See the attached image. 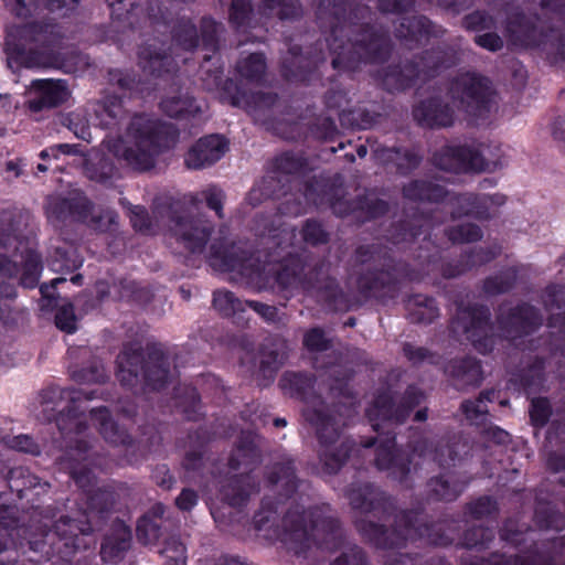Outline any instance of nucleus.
<instances>
[{"label": "nucleus", "instance_id": "nucleus-16", "mask_svg": "<svg viewBox=\"0 0 565 565\" xmlns=\"http://www.w3.org/2000/svg\"><path fill=\"white\" fill-rule=\"evenodd\" d=\"M420 399L422 391L415 386L407 387L398 405L388 393L379 394L373 406L366 412L373 429L380 433L393 425L404 423Z\"/></svg>", "mask_w": 565, "mask_h": 565}, {"label": "nucleus", "instance_id": "nucleus-28", "mask_svg": "<svg viewBox=\"0 0 565 565\" xmlns=\"http://www.w3.org/2000/svg\"><path fill=\"white\" fill-rule=\"evenodd\" d=\"M507 35L515 46H536L543 42V31L531 18L516 13L509 17Z\"/></svg>", "mask_w": 565, "mask_h": 565}, {"label": "nucleus", "instance_id": "nucleus-43", "mask_svg": "<svg viewBox=\"0 0 565 565\" xmlns=\"http://www.w3.org/2000/svg\"><path fill=\"white\" fill-rule=\"evenodd\" d=\"M124 96L109 95L97 104L96 116L106 128H115L127 118V111L122 105Z\"/></svg>", "mask_w": 565, "mask_h": 565}, {"label": "nucleus", "instance_id": "nucleus-38", "mask_svg": "<svg viewBox=\"0 0 565 565\" xmlns=\"http://www.w3.org/2000/svg\"><path fill=\"white\" fill-rule=\"evenodd\" d=\"M138 57L142 70L152 76H161L163 72H168L172 62L164 46L157 43H148L141 46Z\"/></svg>", "mask_w": 565, "mask_h": 565}, {"label": "nucleus", "instance_id": "nucleus-14", "mask_svg": "<svg viewBox=\"0 0 565 565\" xmlns=\"http://www.w3.org/2000/svg\"><path fill=\"white\" fill-rule=\"evenodd\" d=\"M361 445L366 449L375 447L373 462L377 470L385 471L388 478L405 487L412 486V459L406 451L397 448L394 436L371 437L361 441Z\"/></svg>", "mask_w": 565, "mask_h": 565}, {"label": "nucleus", "instance_id": "nucleus-21", "mask_svg": "<svg viewBox=\"0 0 565 565\" xmlns=\"http://www.w3.org/2000/svg\"><path fill=\"white\" fill-rule=\"evenodd\" d=\"M295 509L296 505H292L284 512L270 499L266 498L260 510L254 515L253 525L255 531L266 540H280L287 547L289 531L285 526V520Z\"/></svg>", "mask_w": 565, "mask_h": 565}, {"label": "nucleus", "instance_id": "nucleus-54", "mask_svg": "<svg viewBox=\"0 0 565 565\" xmlns=\"http://www.w3.org/2000/svg\"><path fill=\"white\" fill-rule=\"evenodd\" d=\"M419 75V68L412 62H406L401 66L392 67L385 77L387 85H394L397 89H406L415 83Z\"/></svg>", "mask_w": 565, "mask_h": 565}, {"label": "nucleus", "instance_id": "nucleus-37", "mask_svg": "<svg viewBox=\"0 0 565 565\" xmlns=\"http://www.w3.org/2000/svg\"><path fill=\"white\" fill-rule=\"evenodd\" d=\"M353 448V441L343 439L340 443L321 446L318 449L319 462L326 473L335 475L345 465Z\"/></svg>", "mask_w": 565, "mask_h": 565}, {"label": "nucleus", "instance_id": "nucleus-3", "mask_svg": "<svg viewBox=\"0 0 565 565\" xmlns=\"http://www.w3.org/2000/svg\"><path fill=\"white\" fill-rule=\"evenodd\" d=\"M95 391L86 392L58 386H49L39 394L41 409L38 417L43 422H55L65 440L62 463L81 488L90 486L94 479L92 470L87 463H84L90 458V447L87 441L72 435L77 436L86 429V424L82 418L85 409L81 408L79 404L83 401L93 399Z\"/></svg>", "mask_w": 565, "mask_h": 565}, {"label": "nucleus", "instance_id": "nucleus-57", "mask_svg": "<svg viewBox=\"0 0 565 565\" xmlns=\"http://www.w3.org/2000/svg\"><path fill=\"white\" fill-rule=\"evenodd\" d=\"M162 520L151 518L150 514H145L138 520L136 535L142 544H151L157 542L162 535Z\"/></svg>", "mask_w": 565, "mask_h": 565}, {"label": "nucleus", "instance_id": "nucleus-19", "mask_svg": "<svg viewBox=\"0 0 565 565\" xmlns=\"http://www.w3.org/2000/svg\"><path fill=\"white\" fill-rule=\"evenodd\" d=\"M497 322L509 340H515L534 332L543 322L537 310L527 303L510 307L502 305L499 308Z\"/></svg>", "mask_w": 565, "mask_h": 565}, {"label": "nucleus", "instance_id": "nucleus-25", "mask_svg": "<svg viewBox=\"0 0 565 565\" xmlns=\"http://www.w3.org/2000/svg\"><path fill=\"white\" fill-rule=\"evenodd\" d=\"M323 61L321 51L309 50L303 54L300 46L291 45L281 62L282 74L289 81H305Z\"/></svg>", "mask_w": 565, "mask_h": 565}, {"label": "nucleus", "instance_id": "nucleus-64", "mask_svg": "<svg viewBox=\"0 0 565 565\" xmlns=\"http://www.w3.org/2000/svg\"><path fill=\"white\" fill-rule=\"evenodd\" d=\"M510 562L507 565H550L553 561V555L548 548L543 544L541 547L535 544L525 556H510Z\"/></svg>", "mask_w": 565, "mask_h": 565}, {"label": "nucleus", "instance_id": "nucleus-48", "mask_svg": "<svg viewBox=\"0 0 565 565\" xmlns=\"http://www.w3.org/2000/svg\"><path fill=\"white\" fill-rule=\"evenodd\" d=\"M224 32V25L215 20L204 17L200 23V34L202 49L207 53L203 56V61L211 60L212 54L216 53L221 46V36Z\"/></svg>", "mask_w": 565, "mask_h": 565}, {"label": "nucleus", "instance_id": "nucleus-42", "mask_svg": "<svg viewBox=\"0 0 565 565\" xmlns=\"http://www.w3.org/2000/svg\"><path fill=\"white\" fill-rule=\"evenodd\" d=\"M457 205V211L454 210L452 214L458 216L472 215L480 220H488L491 214L488 212V199L482 198L475 193H465L457 196H451L450 207Z\"/></svg>", "mask_w": 565, "mask_h": 565}, {"label": "nucleus", "instance_id": "nucleus-18", "mask_svg": "<svg viewBox=\"0 0 565 565\" xmlns=\"http://www.w3.org/2000/svg\"><path fill=\"white\" fill-rule=\"evenodd\" d=\"M433 164L448 172H481L497 164V160L488 159L481 149L472 146H446L436 151Z\"/></svg>", "mask_w": 565, "mask_h": 565}, {"label": "nucleus", "instance_id": "nucleus-33", "mask_svg": "<svg viewBox=\"0 0 565 565\" xmlns=\"http://www.w3.org/2000/svg\"><path fill=\"white\" fill-rule=\"evenodd\" d=\"M60 238L61 241L51 247L50 265L54 271H73L82 266L83 258L66 234L60 235Z\"/></svg>", "mask_w": 565, "mask_h": 565}, {"label": "nucleus", "instance_id": "nucleus-58", "mask_svg": "<svg viewBox=\"0 0 565 565\" xmlns=\"http://www.w3.org/2000/svg\"><path fill=\"white\" fill-rule=\"evenodd\" d=\"M499 254L500 247L498 246L472 248L462 256L460 268L457 274H461L468 269L489 263Z\"/></svg>", "mask_w": 565, "mask_h": 565}, {"label": "nucleus", "instance_id": "nucleus-11", "mask_svg": "<svg viewBox=\"0 0 565 565\" xmlns=\"http://www.w3.org/2000/svg\"><path fill=\"white\" fill-rule=\"evenodd\" d=\"M89 209L92 200L78 188L47 195L43 204L49 224L58 231L60 235L67 234L66 230L73 224H83Z\"/></svg>", "mask_w": 565, "mask_h": 565}, {"label": "nucleus", "instance_id": "nucleus-27", "mask_svg": "<svg viewBox=\"0 0 565 565\" xmlns=\"http://www.w3.org/2000/svg\"><path fill=\"white\" fill-rule=\"evenodd\" d=\"M266 481L285 498H290L303 484L298 478L294 460L282 459L267 468Z\"/></svg>", "mask_w": 565, "mask_h": 565}, {"label": "nucleus", "instance_id": "nucleus-13", "mask_svg": "<svg viewBox=\"0 0 565 565\" xmlns=\"http://www.w3.org/2000/svg\"><path fill=\"white\" fill-rule=\"evenodd\" d=\"M449 95L457 107L468 116L482 117L490 109L493 89L487 77L476 73H463L450 82Z\"/></svg>", "mask_w": 565, "mask_h": 565}, {"label": "nucleus", "instance_id": "nucleus-62", "mask_svg": "<svg viewBox=\"0 0 565 565\" xmlns=\"http://www.w3.org/2000/svg\"><path fill=\"white\" fill-rule=\"evenodd\" d=\"M131 530L122 521L116 520L113 523L111 535L107 539V545L110 546L114 555L126 552L130 546Z\"/></svg>", "mask_w": 565, "mask_h": 565}, {"label": "nucleus", "instance_id": "nucleus-36", "mask_svg": "<svg viewBox=\"0 0 565 565\" xmlns=\"http://www.w3.org/2000/svg\"><path fill=\"white\" fill-rule=\"evenodd\" d=\"M294 186L273 169L263 178L260 183L254 186L248 195L250 204L257 205L266 199H278L288 194Z\"/></svg>", "mask_w": 565, "mask_h": 565}, {"label": "nucleus", "instance_id": "nucleus-40", "mask_svg": "<svg viewBox=\"0 0 565 565\" xmlns=\"http://www.w3.org/2000/svg\"><path fill=\"white\" fill-rule=\"evenodd\" d=\"M394 276L390 270L367 269L361 273L358 279V289L365 297H382L385 290H390Z\"/></svg>", "mask_w": 565, "mask_h": 565}, {"label": "nucleus", "instance_id": "nucleus-15", "mask_svg": "<svg viewBox=\"0 0 565 565\" xmlns=\"http://www.w3.org/2000/svg\"><path fill=\"white\" fill-rule=\"evenodd\" d=\"M167 228L171 238L191 254H201L214 230L203 215L170 211Z\"/></svg>", "mask_w": 565, "mask_h": 565}, {"label": "nucleus", "instance_id": "nucleus-7", "mask_svg": "<svg viewBox=\"0 0 565 565\" xmlns=\"http://www.w3.org/2000/svg\"><path fill=\"white\" fill-rule=\"evenodd\" d=\"M117 377L129 387L143 384L146 387L159 391L167 384L170 375V363L163 350L156 344L145 349L128 344L117 356Z\"/></svg>", "mask_w": 565, "mask_h": 565}, {"label": "nucleus", "instance_id": "nucleus-49", "mask_svg": "<svg viewBox=\"0 0 565 565\" xmlns=\"http://www.w3.org/2000/svg\"><path fill=\"white\" fill-rule=\"evenodd\" d=\"M21 266L22 268L19 267V273L21 271L19 284L24 288H34L42 270L41 256L34 250L25 248L21 250Z\"/></svg>", "mask_w": 565, "mask_h": 565}, {"label": "nucleus", "instance_id": "nucleus-44", "mask_svg": "<svg viewBox=\"0 0 565 565\" xmlns=\"http://www.w3.org/2000/svg\"><path fill=\"white\" fill-rule=\"evenodd\" d=\"M306 166L303 158L285 152L274 160L271 169L294 186L299 184V178L303 174Z\"/></svg>", "mask_w": 565, "mask_h": 565}, {"label": "nucleus", "instance_id": "nucleus-10", "mask_svg": "<svg viewBox=\"0 0 565 565\" xmlns=\"http://www.w3.org/2000/svg\"><path fill=\"white\" fill-rule=\"evenodd\" d=\"M303 345L310 352L317 353L315 358V367L323 369L331 381L329 391L333 396L350 397L351 391L348 381L353 371L348 365L349 352L344 353L341 349H335L332 339L328 338L321 328H312L303 335Z\"/></svg>", "mask_w": 565, "mask_h": 565}, {"label": "nucleus", "instance_id": "nucleus-52", "mask_svg": "<svg viewBox=\"0 0 565 565\" xmlns=\"http://www.w3.org/2000/svg\"><path fill=\"white\" fill-rule=\"evenodd\" d=\"M450 201L451 196L441 184L426 182V203L434 202L438 204L435 210L430 211L435 214L433 217L436 222L441 223L447 214L454 213V209L450 207Z\"/></svg>", "mask_w": 565, "mask_h": 565}, {"label": "nucleus", "instance_id": "nucleus-32", "mask_svg": "<svg viewBox=\"0 0 565 565\" xmlns=\"http://www.w3.org/2000/svg\"><path fill=\"white\" fill-rule=\"evenodd\" d=\"M92 419L98 424V429L103 438L113 446L129 447L134 439L126 429L119 427L110 417L109 411L105 406L92 408L89 411Z\"/></svg>", "mask_w": 565, "mask_h": 565}, {"label": "nucleus", "instance_id": "nucleus-5", "mask_svg": "<svg viewBox=\"0 0 565 565\" xmlns=\"http://www.w3.org/2000/svg\"><path fill=\"white\" fill-rule=\"evenodd\" d=\"M288 529L287 550L296 556H306L315 545L333 551L343 545L345 530L338 512L328 503L305 510L296 505L285 520Z\"/></svg>", "mask_w": 565, "mask_h": 565}, {"label": "nucleus", "instance_id": "nucleus-53", "mask_svg": "<svg viewBox=\"0 0 565 565\" xmlns=\"http://www.w3.org/2000/svg\"><path fill=\"white\" fill-rule=\"evenodd\" d=\"M118 215L109 209L97 207L92 201V209H89L86 220L83 222L86 226L98 232H111L117 227Z\"/></svg>", "mask_w": 565, "mask_h": 565}, {"label": "nucleus", "instance_id": "nucleus-30", "mask_svg": "<svg viewBox=\"0 0 565 565\" xmlns=\"http://www.w3.org/2000/svg\"><path fill=\"white\" fill-rule=\"evenodd\" d=\"M445 372L458 390L479 386L483 380L481 365L473 358L454 359L447 364Z\"/></svg>", "mask_w": 565, "mask_h": 565}, {"label": "nucleus", "instance_id": "nucleus-12", "mask_svg": "<svg viewBox=\"0 0 565 565\" xmlns=\"http://www.w3.org/2000/svg\"><path fill=\"white\" fill-rule=\"evenodd\" d=\"M2 487L15 492L19 499H26L28 502H31L34 509L33 521L39 518L38 522L41 523L42 521H52L57 516L58 511L55 507L34 504L38 497L47 492L50 484L41 482L28 468L15 467L9 469L4 462L0 461V488ZM1 493L2 490L0 489Z\"/></svg>", "mask_w": 565, "mask_h": 565}, {"label": "nucleus", "instance_id": "nucleus-1", "mask_svg": "<svg viewBox=\"0 0 565 565\" xmlns=\"http://www.w3.org/2000/svg\"><path fill=\"white\" fill-rule=\"evenodd\" d=\"M259 235L260 248L254 254H247L224 236L214 238L210 246V265L222 271L239 270L254 279L259 290L289 292L301 286L331 310L349 309L350 299L337 280L329 276L328 265L319 263L303 273L301 258L288 250L296 238L294 227L282 224L276 226L264 220V230Z\"/></svg>", "mask_w": 565, "mask_h": 565}, {"label": "nucleus", "instance_id": "nucleus-55", "mask_svg": "<svg viewBox=\"0 0 565 565\" xmlns=\"http://www.w3.org/2000/svg\"><path fill=\"white\" fill-rule=\"evenodd\" d=\"M376 115L358 107L354 109H341L339 119L343 127L351 129H367L375 122Z\"/></svg>", "mask_w": 565, "mask_h": 565}, {"label": "nucleus", "instance_id": "nucleus-51", "mask_svg": "<svg viewBox=\"0 0 565 565\" xmlns=\"http://www.w3.org/2000/svg\"><path fill=\"white\" fill-rule=\"evenodd\" d=\"M387 160L391 161L396 171L406 175L417 169L422 162V156L418 151L408 148H391L387 150Z\"/></svg>", "mask_w": 565, "mask_h": 565}, {"label": "nucleus", "instance_id": "nucleus-35", "mask_svg": "<svg viewBox=\"0 0 565 565\" xmlns=\"http://www.w3.org/2000/svg\"><path fill=\"white\" fill-rule=\"evenodd\" d=\"M470 444L468 439L461 436H452L447 439L439 440L433 449V459L441 467L455 465L457 460H461L470 452Z\"/></svg>", "mask_w": 565, "mask_h": 565}, {"label": "nucleus", "instance_id": "nucleus-23", "mask_svg": "<svg viewBox=\"0 0 565 565\" xmlns=\"http://www.w3.org/2000/svg\"><path fill=\"white\" fill-rule=\"evenodd\" d=\"M227 149V141L223 136H204L189 149L185 156V164L189 169H204L218 161Z\"/></svg>", "mask_w": 565, "mask_h": 565}, {"label": "nucleus", "instance_id": "nucleus-9", "mask_svg": "<svg viewBox=\"0 0 565 565\" xmlns=\"http://www.w3.org/2000/svg\"><path fill=\"white\" fill-rule=\"evenodd\" d=\"M263 439L253 431H243L237 447L228 459L231 469L245 466V472L226 477L221 486V498L231 507H241L250 494L258 491V483L250 475L252 466L260 462Z\"/></svg>", "mask_w": 565, "mask_h": 565}, {"label": "nucleus", "instance_id": "nucleus-45", "mask_svg": "<svg viewBox=\"0 0 565 565\" xmlns=\"http://www.w3.org/2000/svg\"><path fill=\"white\" fill-rule=\"evenodd\" d=\"M495 396V392L483 391L476 399H466L461 403L462 411L467 420L476 426H486L489 417L487 403H491Z\"/></svg>", "mask_w": 565, "mask_h": 565}, {"label": "nucleus", "instance_id": "nucleus-50", "mask_svg": "<svg viewBox=\"0 0 565 565\" xmlns=\"http://www.w3.org/2000/svg\"><path fill=\"white\" fill-rule=\"evenodd\" d=\"M454 122V110L440 96L426 100V126L448 127Z\"/></svg>", "mask_w": 565, "mask_h": 565}, {"label": "nucleus", "instance_id": "nucleus-41", "mask_svg": "<svg viewBox=\"0 0 565 565\" xmlns=\"http://www.w3.org/2000/svg\"><path fill=\"white\" fill-rule=\"evenodd\" d=\"M83 171L89 180L107 183L115 173V166L105 153L93 150L83 160Z\"/></svg>", "mask_w": 565, "mask_h": 565}, {"label": "nucleus", "instance_id": "nucleus-29", "mask_svg": "<svg viewBox=\"0 0 565 565\" xmlns=\"http://www.w3.org/2000/svg\"><path fill=\"white\" fill-rule=\"evenodd\" d=\"M160 109L171 118L182 119L200 110L188 88L173 84L160 102Z\"/></svg>", "mask_w": 565, "mask_h": 565}, {"label": "nucleus", "instance_id": "nucleus-24", "mask_svg": "<svg viewBox=\"0 0 565 565\" xmlns=\"http://www.w3.org/2000/svg\"><path fill=\"white\" fill-rule=\"evenodd\" d=\"M6 54L7 65L12 72H17L20 67H61L58 57L47 50H26L18 44L7 43Z\"/></svg>", "mask_w": 565, "mask_h": 565}, {"label": "nucleus", "instance_id": "nucleus-22", "mask_svg": "<svg viewBox=\"0 0 565 565\" xmlns=\"http://www.w3.org/2000/svg\"><path fill=\"white\" fill-rule=\"evenodd\" d=\"M303 416L315 427L319 447L333 445L347 439L342 436V424L330 413L324 402H319V405H308L303 409Z\"/></svg>", "mask_w": 565, "mask_h": 565}, {"label": "nucleus", "instance_id": "nucleus-34", "mask_svg": "<svg viewBox=\"0 0 565 565\" xmlns=\"http://www.w3.org/2000/svg\"><path fill=\"white\" fill-rule=\"evenodd\" d=\"M44 531H52V525L43 523L40 524L35 531H31L30 529H13L12 531H7L4 527H0V555L18 546L23 547L25 544L31 551L43 554V552L36 551L31 546L30 540H46ZM44 555L46 554L44 553Z\"/></svg>", "mask_w": 565, "mask_h": 565}, {"label": "nucleus", "instance_id": "nucleus-17", "mask_svg": "<svg viewBox=\"0 0 565 565\" xmlns=\"http://www.w3.org/2000/svg\"><path fill=\"white\" fill-rule=\"evenodd\" d=\"M490 310L484 306H471L461 309L452 323L456 333L465 335L466 340L480 352L488 353L494 345L493 327L490 323Z\"/></svg>", "mask_w": 565, "mask_h": 565}, {"label": "nucleus", "instance_id": "nucleus-20", "mask_svg": "<svg viewBox=\"0 0 565 565\" xmlns=\"http://www.w3.org/2000/svg\"><path fill=\"white\" fill-rule=\"evenodd\" d=\"M25 105L32 113L58 107L70 96L66 82L63 79H34L25 92Z\"/></svg>", "mask_w": 565, "mask_h": 565}, {"label": "nucleus", "instance_id": "nucleus-26", "mask_svg": "<svg viewBox=\"0 0 565 565\" xmlns=\"http://www.w3.org/2000/svg\"><path fill=\"white\" fill-rule=\"evenodd\" d=\"M244 107L256 122L268 126L277 118L281 104L277 94L256 90L244 96Z\"/></svg>", "mask_w": 565, "mask_h": 565}, {"label": "nucleus", "instance_id": "nucleus-31", "mask_svg": "<svg viewBox=\"0 0 565 565\" xmlns=\"http://www.w3.org/2000/svg\"><path fill=\"white\" fill-rule=\"evenodd\" d=\"M313 382L315 379L309 373L287 371L281 375L279 385L285 394L306 403L311 399L310 405H319L323 401L313 395Z\"/></svg>", "mask_w": 565, "mask_h": 565}, {"label": "nucleus", "instance_id": "nucleus-2", "mask_svg": "<svg viewBox=\"0 0 565 565\" xmlns=\"http://www.w3.org/2000/svg\"><path fill=\"white\" fill-rule=\"evenodd\" d=\"M352 510L360 513L353 525L366 543L379 550H394L422 537V508L397 512L395 499L372 482H351L344 490Z\"/></svg>", "mask_w": 565, "mask_h": 565}, {"label": "nucleus", "instance_id": "nucleus-47", "mask_svg": "<svg viewBox=\"0 0 565 565\" xmlns=\"http://www.w3.org/2000/svg\"><path fill=\"white\" fill-rule=\"evenodd\" d=\"M519 381L527 394H535L545 388V363L541 358H534L519 373Z\"/></svg>", "mask_w": 565, "mask_h": 565}, {"label": "nucleus", "instance_id": "nucleus-61", "mask_svg": "<svg viewBox=\"0 0 565 565\" xmlns=\"http://www.w3.org/2000/svg\"><path fill=\"white\" fill-rule=\"evenodd\" d=\"M455 64V53L449 47L431 50L426 56V76L435 75Z\"/></svg>", "mask_w": 565, "mask_h": 565}, {"label": "nucleus", "instance_id": "nucleus-8", "mask_svg": "<svg viewBox=\"0 0 565 565\" xmlns=\"http://www.w3.org/2000/svg\"><path fill=\"white\" fill-rule=\"evenodd\" d=\"M302 195L308 203L317 207L329 206L335 215L341 217L360 212L363 215L362 221L379 217L388 209V204L373 192L359 195L353 202L345 200L340 177L332 182L319 180L306 182Z\"/></svg>", "mask_w": 565, "mask_h": 565}, {"label": "nucleus", "instance_id": "nucleus-4", "mask_svg": "<svg viewBox=\"0 0 565 565\" xmlns=\"http://www.w3.org/2000/svg\"><path fill=\"white\" fill-rule=\"evenodd\" d=\"M116 493L108 488H98L93 491L87 501V509L83 514L85 520L61 515L52 524V531H44L46 540H30L31 546L46 556H56L68 562L81 547L78 535H87L100 530L107 515L116 503Z\"/></svg>", "mask_w": 565, "mask_h": 565}, {"label": "nucleus", "instance_id": "nucleus-63", "mask_svg": "<svg viewBox=\"0 0 565 565\" xmlns=\"http://www.w3.org/2000/svg\"><path fill=\"white\" fill-rule=\"evenodd\" d=\"M340 554L330 565H371L365 551L356 544L343 543Z\"/></svg>", "mask_w": 565, "mask_h": 565}, {"label": "nucleus", "instance_id": "nucleus-59", "mask_svg": "<svg viewBox=\"0 0 565 565\" xmlns=\"http://www.w3.org/2000/svg\"><path fill=\"white\" fill-rule=\"evenodd\" d=\"M72 377L79 383H105L108 379L103 362L93 358L86 366L72 371Z\"/></svg>", "mask_w": 565, "mask_h": 565}, {"label": "nucleus", "instance_id": "nucleus-60", "mask_svg": "<svg viewBox=\"0 0 565 565\" xmlns=\"http://www.w3.org/2000/svg\"><path fill=\"white\" fill-rule=\"evenodd\" d=\"M516 281V270L508 268L500 274L489 277L484 280L483 289L486 294L495 296L509 291Z\"/></svg>", "mask_w": 565, "mask_h": 565}, {"label": "nucleus", "instance_id": "nucleus-6", "mask_svg": "<svg viewBox=\"0 0 565 565\" xmlns=\"http://www.w3.org/2000/svg\"><path fill=\"white\" fill-rule=\"evenodd\" d=\"M171 127L149 115H136L124 138L107 141V148L119 160L138 171L154 167L157 157L168 145Z\"/></svg>", "mask_w": 565, "mask_h": 565}, {"label": "nucleus", "instance_id": "nucleus-39", "mask_svg": "<svg viewBox=\"0 0 565 565\" xmlns=\"http://www.w3.org/2000/svg\"><path fill=\"white\" fill-rule=\"evenodd\" d=\"M467 483L468 481L452 475L433 478L427 483L428 497L436 501H454L461 494Z\"/></svg>", "mask_w": 565, "mask_h": 565}, {"label": "nucleus", "instance_id": "nucleus-46", "mask_svg": "<svg viewBox=\"0 0 565 565\" xmlns=\"http://www.w3.org/2000/svg\"><path fill=\"white\" fill-rule=\"evenodd\" d=\"M259 12L267 18L295 21L301 18L302 7L299 0H264Z\"/></svg>", "mask_w": 565, "mask_h": 565}, {"label": "nucleus", "instance_id": "nucleus-56", "mask_svg": "<svg viewBox=\"0 0 565 565\" xmlns=\"http://www.w3.org/2000/svg\"><path fill=\"white\" fill-rule=\"evenodd\" d=\"M237 72L249 82H260L265 75L266 62L260 53H253L239 61L236 65Z\"/></svg>", "mask_w": 565, "mask_h": 565}]
</instances>
